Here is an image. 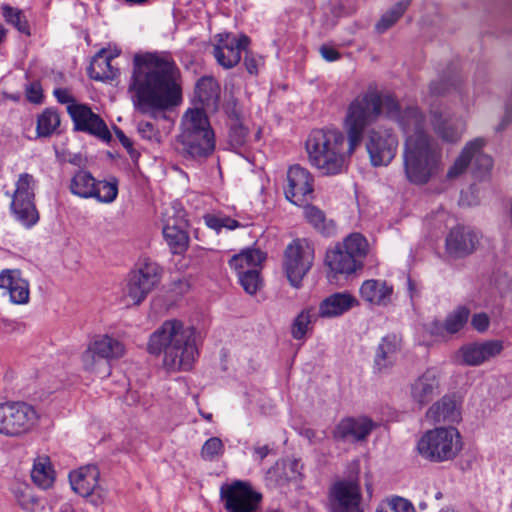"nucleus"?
I'll use <instances>...</instances> for the list:
<instances>
[{
	"instance_id": "1",
	"label": "nucleus",
	"mask_w": 512,
	"mask_h": 512,
	"mask_svg": "<svg viewBox=\"0 0 512 512\" xmlns=\"http://www.w3.org/2000/svg\"><path fill=\"white\" fill-rule=\"evenodd\" d=\"M383 112L399 124L406 136L402 154L406 180L413 185H426L443 171V152L440 144L424 131L425 117L417 106L402 109L392 95H382L376 89L360 93L349 103L343 122L351 148L361 144L366 129Z\"/></svg>"
},
{
	"instance_id": "2",
	"label": "nucleus",
	"mask_w": 512,
	"mask_h": 512,
	"mask_svg": "<svg viewBox=\"0 0 512 512\" xmlns=\"http://www.w3.org/2000/svg\"><path fill=\"white\" fill-rule=\"evenodd\" d=\"M179 70L168 52L137 54L128 92L135 108L143 114L163 111L181 101Z\"/></svg>"
},
{
	"instance_id": "3",
	"label": "nucleus",
	"mask_w": 512,
	"mask_h": 512,
	"mask_svg": "<svg viewBox=\"0 0 512 512\" xmlns=\"http://www.w3.org/2000/svg\"><path fill=\"white\" fill-rule=\"evenodd\" d=\"M148 351L163 353V365L169 371H188L197 356L195 329L177 319L166 320L149 338Z\"/></svg>"
},
{
	"instance_id": "4",
	"label": "nucleus",
	"mask_w": 512,
	"mask_h": 512,
	"mask_svg": "<svg viewBox=\"0 0 512 512\" xmlns=\"http://www.w3.org/2000/svg\"><path fill=\"white\" fill-rule=\"evenodd\" d=\"M356 148L336 128L313 130L305 142L309 163L323 176L346 172Z\"/></svg>"
},
{
	"instance_id": "5",
	"label": "nucleus",
	"mask_w": 512,
	"mask_h": 512,
	"mask_svg": "<svg viewBox=\"0 0 512 512\" xmlns=\"http://www.w3.org/2000/svg\"><path fill=\"white\" fill-rule=\"evenodd\" d=\"M462 450V439L454 427L426 431L417 442L418 453L426 460L441 463L454 459Z\"/></svg>"
},
{
	"instance_id": "6",
	"label": "nucleus",
	"mask_w": 512,
	"mask_h": 512,
	"mask_svg": "<svg viewBox=\"0 0 512 512\" xmlns=\"http://www.w3.org/2000/svg\"><path fill=\"white\" fill-rule=\"evenodd\" d=\"M39 414L36 408L24 401L0 403V434L6 437H22L37 425Z\"/></svg>"
},
{
	"instance_id": "7",
	"label": "nucleus",
	"mask_w": 512,
	"mask_h": 512,
	"mask_svg": "<svg viewBox=\"0 0 512 512\" xmlns=\"http://www.w3.org/2000/svg\"><path fill=\"white\" fill-rule=\"evenodd\" d=\"M36 180L31 174L22 173L15 183L11 209L16 219L25 227H32L39 220L35 198Z\"/></svg>"
},
{
	"instance_id": "8",
	"label": "nucleus",
	"mask_w": 512,
	"mask_h": 512,
	"mask_svg": "<svg viewBox=\"0 0 512 512\" xmlns=\"http://www.w3.org/2000/svg\"><path fill=\"white\" fill-rule=\"evenodd\" d=\"M161 269L155 262L145 260L128 277L125 298L128 304L138 305L159 284Z\"/></svg>"
},
{
	"instance_id": "9",
	"label": "nucleus",
	"mask_w": 512,
	"mask_h": 512,
	"mask_svg": "<svg viewBox=\"0 0 512 512\" xmlns=\"http://www.w3.org/2000/svg\"><path fill=\"white\" fill-rule=\"evenodd\" d=\"M313 259V248L305 240H294L286 247L284 254V270L290 284L294 288L301 286L304 276L312 266Z\"/></svg>"
},
{
	"instance_id": "10",
	"label": "nucleus",
	"mask_w": 512,
	"mask_h": 512,
	"mask_svg": "<svg viewBox=\"0 0 512 512\" xmlns=\"http://www.w3.org/2000/svg\"><path fill=\"white\" fill-rule=\"evenodd\" d=\"M220 496L227 512H254L262 500L259 492L255 491L249 483L240 480L223 485Z\"/></svg>"
},
{
	"instance_id": "11",
	"label": "nucleus",
	"mask_w": 512,
	"mask_h": 512,
	"mask_svg": "<svg viewBox=\"0 0 512 512\" xmlns=\"http://www.w3.org/2000/svg\"><path fill=\"white\" fill-rule=\"evenodd\" d=\"M398 139L388 129H371L368 132L366 149L373 166H386L395 157Z\"/></svg>"
},
{
	"instance_id": "12",
	"label": "nucleus",
	"mask_w": 512,
	"mask_h": 512,
	"mask_svg": "<svg viewBox=\"0 0 512 512\" xmlns=\"http://www.w3.org/2000/svg\"><path fill=\"white\" fill-rule=\"evenodd\" d=\"M213 55L219 65L230 69L237 65L241 59L242 51H245L250 43L246 35L237 37L233 33H220L215 36Z\"/></svg>"
},
{
	"instance_id": "13",
	"label": "nucleus",
	"mask_w": 512,
	"mask_h": 512,
	"mask_svg": "<svg viewBox=\"0 0 512 512\" xmlns=\"http://www.w3.org/2000/svg\"><path fill=\"white\" fill-rule=\"evenodd\" d=\"M314 191L313 175L306 168L296 164L287 171L285 197L291 203L302 206L311 198Z\"/></svg>"
},
{
	"instance_id": "14",
	"label": "nucleus",
	"mask_w": 512,
	"mask_h": 512,
	"mask_svg": "<svg viewBox=\"0 0 512 512\" xmlns=\"http://www.w3.org/2000/svg\"><path fill=\"white\" fill-rule=\"evenodd\" d=\"M214 133L177 136L176 151L185 159L201 161L211 156L215 150Z\"/></svg>"
},
{
	"instance_id": "15",
	"label": "nucleus",
	"mask_w": 512,
	"mask_h": 512,
	"mask_svg": "<svg viewBox=\"0 0 512 512\" xmlns=\"http://www.w3.org/2000/svg\"><path fill=\"white\" fill-rule=\"evenodd\" d=\"M361 489L357 480H343L331 489L332 512H363L360 507Z\"/></svg>"
},
{
	"instance_id": "16",
	"label": "nucleus",
	"mask_w": 512,
	"mask_h": 512,
	"mask_svg": "<svg viewBox=\"0 0 512 512\" xmlns=\"http://www.w3.org/2000/svg\"><path fill=\"white\" fill-rule=\"evenodd\" d=\"M68 112L77 130L87 132L106 142L111 140L112 136L107 125L100 116L92 112L89 107L80 104H71L68 106Z\"/></svg>"
},
{
	"instance_id": "17",
	"label": "nucleus",
	"mask_w": 512,
	"mask_h": 512,
	"mask_svg": "<svg viewBox=\"0 0 512 512\" xmlns=\"http://www.w3.org/2000/svg\"><path fill=\"white\" fill-rule=\"evenodd\" d=\"M479 242L480 235L477 231L466 226H456L446 237V253L453 258H463L475 252Z\"/></svg>"
},
{
	"instance_id": "18",
	"label": "nucleus",
	"mask_w": 512,
	"mask_h": 512,
	"mask_svg": "<svg viewBox=\"0 0 512 512\" xmlns=\"http://www.w3.org/2000/svg\"><path fill=\"white\" fill-rule=\"evenodd\" d=\"M374 428V422L368 417H345L336 424L332 435L336 441L354 443L365 440Z\"/></svg>"
},
{
	"instance_id": "19",
	"label": "nucleus",
	"mask_w": 512,
	"mask_h": 512,
	"mask_svg": "<svg viewBox=\"0 0 512 512\" xmlns=\"http://www.w3.org/2000/svg\"><path fill=\"white\" fill-rule=\"evenodd\" d=\"M0 289L5 290L13 304L25 305L30 300V285L18 269L0 272Z\"/></svg>"
},
{
	"instance_id": "20",
	"label": "nucleus",
	"mask_w": 512,
	"mask_h": 512,
	"mask_svg": "<svg viewBox=\"0 0 512 512\" xmlns=\"http://www.w3.org/2000/svg\"><path fill=\"white\" fill-rule=\"evenodd\" d=\"M430 123L435 134L448 143H457L466 130V121L463 118L444 117L439 109L430 110Z\"/></svg>"
},
{
	"instance_id": "21",
	"label": "nucleus",
	"mask_w": 512,
	"mask_h": 512,
	"mask_svg": "<svg viewBox=\"0 0 512 512\" xmlns=\"http://www.w3.org/2000/svg\"><path fill=\"white\" fill-rule=\"evenodd\" d=\"M502 349V343L497 340L469 343L459 349L458 357L463 364L478 366L500 354Z\"/></svg>"
},
{
	"instance_id": "22",
	"label": "nucleus",
	"mask_w": 512,
	"mask_h": 512,
	"mask_svg": "<svg viewBox=\"0 0 512 512\" xmlns=\"http://www.w3.org/2000/svg\"><path fill=\"white\" fill-rule=\"evenodd\" d=\"M440 393V375L435 369H427L411 385V397L423 407Z\"/></svg>"
},
{
	"instance_id": "23",
	"label": "nucleus",
	"mask_w": 512,
	"mask_h": 512,
	"mask_svg": "<svg viewBox=\"0 0 512 512\" xmlns=\"http://www.w3.org/2000/svg\"><path fill=\"white\" fill-rule=\"evenodd\" d=\"M99 477L100 472L95 465L82 466L69 474L72 489L83 497H88L100 489Z\"/></svg>"
},
{
	"instance_id": "24",
	"label": "nucleus",
	"mask_w": 512,
	"mask_h": 512,
	"mask_svg": "<svg viewBox=\"0 0 512 512\" xmlns=\"http://www.w3.org/2000/svg\"><path fill=\"white\" fill-rule=\"evenodd\" d=\"M393 292V286L381 279L365 280L359 289L362 300L384 307L392 303Z\"/></svg>"
},
{
	"instance_id": "25",
	"label": "nucleus",
	"mask_w": 512,
	"mask_h": 512,
	"mask_svg": "<svg viewBox=\"0 0 512 512\" xmlns=\"http://www.w3.org/2000/svg\"><path fill=\"white\" fill-rule=\"evenodd\" d=\"M181 132L177 136L193 134L214 133L209 118L201 108H189L182 116Z\"/></svg>"
},
{
	"instance_id": "26",
	"label": "nucleus",
	"mask_w": 512,
	"mask_h": 512,
	"mask_svg": "<svg viewBox=\"0 0 512 512\" xmlns=\"http://www.w3.org/2000/svg\"><path fill=\"white\" fill-rule=\"evenodd\" d=\"M356 299L348 293H334L320 302L317 310L321 318L338 317L350 310Z\"/></svg>"
},
{
	"instance_id": "27",
	"label": "nucleus",
	"mask_w": 512,
	"mask_h": 512,
	"mask_svg": "<svg viewBox=\"0 0 512 512\" xmlns=\"http://www.w3.org/2000/svg\"><path fill=\"white\" fill-rule=\"evenodd\" d=\"M94 353L100 355L106 362L111 364V361L120 359L125 354L124 344L108 334L95 336L88 344Z\"/></svg>"
},
{
	"instance_id": "28",
	"label": "nucleus",
	"mask_w": 512,
	"mask_h": 512,
	"mask_svg": "<svg viewBox=\"0 0 512 512\" xmlns=\"http://www.w3.org/2000/svg\"><path fill=\"white\" fill-rule=\"evenodd\" d=\"M326 264L335 274H351L363 267V262H358L340 245L331 249L326 254Z\"/></svg>"
},
{
	"instance_id": "29",
	"label": "nucleus",
	"mask_w": 512,
	"mask_h": 512,
	"mask_svg": "<svg viewBox=\"0 0 512 512\" xmlns=\"http://www.w3.org/2000/svg\"><path fill=\"white\" fill-rule=\"evenodd\" d=\"M399 350V340L395 335H387L382 338L379 343L374 364L379 372H383L390 368L396 361Z\"/></svg>"
},
{
	"instance_id": "30",
	"label": "nucleus",
	"mask_w": 512,
	"mask_h": 512,
	"mask_svg": "<svg viewBox=\"0 0 512 512\" xmlns=\"http://www.w3.org/2000/svg\"><path fill=\"white\" fill-rule=\"evenodd\" d=\"M115 55L108 54L106 50L99 51L88 67L90 78L98 81L113 80L118 76V69L111 64Z\"/></svg>"
},
{
	"instance_id": "31",
	"label": "nucleus",
	"mask_w": 512,
	"mask_h": 512,
	"mask_svg": "<svg viewBox=\"0 0 512 512\" xmlns=\"http://www.w3.org/2000/svg\"><path fill=\"white\" fill-rule=\"evenodd\" d=\"M31 479L41 489H49L55 481V470L48 455H38L33 462Z\"/></svg>"
},
{
	"instance_id": "32",
	"label": "nucleus",
	"mask_w": 512,
	"mask_h": 512,
	"mask_svg": "<svg viewBox=\"0 0 512 512\" xmlns=\"http://www.w3.org/2000/svg\"><path fill=\"white\" fill-rule=\"evenodd\" d=\"M426 416L438 423L457 422L460 419V411L454 399L444 396L428 409Z\"/></svg>"
},
{
	"instance_id": "33",
	"label": "nucleus",
	"mask_w": 512,
	"mask_h": 512,
	"mask_svg": "<svg viewBox=\"0 0 512 512\" xmlns=\"http://www.w3.org/2000/svg\"><path fill=\"white\" fill-rule=\"evenodd\" d=\"M319 313L314 306L303 308L294 318L291 325V336L295 340L304 339L312 330L313 324L319 318Z\"/></svg>"
},
{
	"instance_id": "34",
	"label": "nucleus",
	"mask_w": 512,
	"mask_h": 512,
	"mask_svg": "<svg viewBox=\"0 0 512 512\" xmlns=\"http://www.w3.org/2000/svg\"><path fill=\"white\" fill-rule=\"evenodd\" d=\"M265 258V253L259 249H246L234 255L230 259L229 265L237 273L247 270H260L261 264Z\"/></svg>"
},
{
	"instance_id": "35",
	"label": "nucleus",
	"mask_w": 512,
	"mask_h": 512,
	"mask_svg": "<svg viewBox=\"0 0 512 512\" xmlns=\"http://www.w3.org/2000/svg\"><path fill=\"white\" fill-rule=\"evenodd\" d=\"M97 180L93 175L84 169L78 170L71 178L69 184L70 192L83 199H90L93 197Z\"/></svg>"
},
{
	"instance_id": "36",
	"label": "nucleus",
	"mask_w": 512,
	"mask_h": 512,
	"mask_svg": "<svg viewBox=\"0 0 512 512\" xmlns=\"http://www.w3.org/2000/svg\"><path fill=\"white\" fill-rule=\"evenodd\" d=\"M163 236L174 254H181L188 248L189 237L187 232L174 220H168L163 227Z\"/></svg>"
},
{
	"instance_id": "37",
	"label": "nucleus",
	"mask_w": 512,
	"mask_h": 512,
	"mask_svg": "<svg viewBox=\"0 0 512 512\" xmlns=\"http://www.w3.org/2000/svg\"><path fill=\"white\" fill-rule=\"evenodd\" d=\"M81 364L84 371L94 374L100 378L108 377L111 374L112 367L106 359L94 353V350L88 345L82 353Z\"/></svg>"
},
{
	"instance_id": "38",
	"label": "nucleus",
	"mask_w": 512,
	"mask_h": 512,
	"mask_svg": "<svg viewBox=\"0 0 512 512\" xmlns=\"http://www.w3.org/2000/svg\"><path fill=\"white\" fill-rule=\"evenodd\" d=\"M485 143L486 141L484 138H476L468 142L463 148L461 154L455 160L454 164L447 171L446 177L448 179H454L461 175L471 162L470 152L472 149L477 150L480 147H484Z\"/></svg>"
},
{
	"instance_id": "39",
	"label": "nucleus",
	"mask_w": 512,
	"mask_h": 512,
	"mask_svg": "<svg viewBox=\"0 0 512 512\" xmlns=\"http://www.w3.org/2000/svg\"><path fill=\"white\" fill-rule=\"evenodd\" d=\"M195 94L203 105L215 106L219 99L220 87L213 78L203 77L196 84Z\"/></svg>"
},
{
	"instance_id": "40",
	"label": "nucleus",
	"mask_w": 512,
	"mask_h": 512,
	"mask_svg": "<svg viewBox=\"0 0 512 512\" xmlns=\"http://www.w3.org/2000/svg\"><path fill=\"white\" fill-rule=\"evenodd\" d=\"M340 246L358 262H363L368 251L367 240L360 233L350 234Z\"/></svg>"
},
{
	"instance_id": "41",
	"label": "nucleus",
	"mask_w": 512,
	"mask_h": 512,
	"mask_svg": "<svg viewBox=\"0 0 512 512\" xmlns=\"http://www.w3.org/2000/svg\"><path fill=\"white\" fill-rule=\"evenodd\" d=\"M411 1L412 0H400L383 14L375 26L377 32L383 33L392 27L410 6Z\"/></svg>"
},
{
	"instance_id": "42",
	"label": "nucleus",
	"mask_w": 512,
	"mask_h": 512,
	"mask_svg": "<svg viewBox=\"0 0 512 512\" xmlns=\"http://www.w3.org/2000/svg\"><path fill=\"white\" fill-rule=\"evenodd\" d=\"M60 125V116L56 110L45 109L37 119V134L40 137L52 135Z\"/></svg>"
},
{
	"instance_id": "43",
	"label": "nucleus",
	"mask_w": 512,
	"mask_h": 512,
	"mask_svg": "<svg viewBox=\"0 0 512 512\" xmlns=\"http://www.w3.org/2000/svg\"><path fill=\"white\" fill-rule=\"evenodd\" d=\"M1 9L7 23L13 25L19 32L25 35H30L28 21L21 10L9 5H3Z\"/></svg>"
},
{
	"instance_id": "44",
	"label": "nucleus",
	"mask_w": 512,
	"mask_h": 512,
	"mask_svg": "<svg viewBox=\"0 0 512 512\" xmlns=\"http://www.w3.org/2000/svg\"><path fill=\"white\" fill-rule=\"evenodd\" d=\"M118 195V181L113 178L111 181H98L92 198L101 203H111Z\"/></svg>"
},
{
	"instance_id": "45",
	"label": "nucleus",
	"mask_w": 512,
	"mask_h": 512,
	"mask_svg": "<svg viewBox=\"0 0 512 512\" xmlns=\"http://www.w3.org/2000/svg\"><path fill=\"white\" fill-rule=\"evenodd\" d=\"M482 149L483 147H480L477 150L472 149V151L470 152V163L472 164L473 172L477 177L484 176L491 170L493 166L492 158L489 155L483 153Z\"/></svg>"
},
{
	"instance_id": "46",
	"label": "nucleus",
	"mask_w": 512,
	"mask_h": 512,
	"mask_svg": "<svg viewBox=\"0 0 512 512\" xmlns=\"http://www.w3.org/2000/svg\"><path fill=\"white\" fill-rule=\"evenodd\" d=\"M460 78L456 75L449 77H441L438 80H434L429 85V91L433 96H441L450 92L451 89H460Z\"/></svg>"
},
{
	"instance_id": "47",
	"label": "nucleus",
	"mask_w": 512,
	"mask_h": 512,
	"mask_svg": "<svg viewBox=\"0 0 512 512\" xmlns=\"http://www.w3.org/2000/svg\"><path fill=\"white\" fill-rule=\"evenodd\" d=\"M469 310L466 307H458L450 313L445 320V330L448 333L460 331L468 321Z\"/></svg>"
},
{
	"instance_id": "48",
	"label": "nucleus",
	"mask_w": 512,
	"mask_h": 512,
	"mask_svg": "<svg viewBox=\"0 0 512 512\" xmlns=\"http://www.w3.org/2000/svg\"><path fill=\"white\" fill-rule=\"evenodd\" d=\"M239 282L246 293L253 295L261 287L260 270H247L237 273Z\"/></svg>"
},
{
	"instance_id": "49",
	"label": "nucleus",
	"mask_w": 512,
	"mask_h": 512,
	"mask_svg": "<svg viewBox=\"0 0 512 512\" xmlns=\"http://www.w3.org/2000/svg\"><path fill=\"white\" fill-rule=\"evenodd\" d=\"M224 453V445L220 438L211 437L205 441L201 448V457L207 461H213Z\"/></svg>"
},
{
	"instance_id": "50",
	"label": "nucleus",
	"mask_w": 512,
	"mask_h": 512,
	"mask_svg": "<svg viewBox=\"0 0 512 512\" xmlns=\"http://www.w3.org/2000/svg\"><path fill=\"white\" fill-rule=\"evenodd\" d=\"M228 142L233 149L242 147L247 140L248 130L242 122L229 124Z\"/></svg>"
},
{
	"instance_id": "51",
	"label": "nucleus",
	"mask_w": 512,
	"mask_h": 512,
	"mask_svg": "<svg viewBox=\"0 0 512 512\" xmlns=\"http://www.w3.org/2000/svg\"><path fill=\"white\" fill-rule=\"evenodd\" d=\"M304 215L307 221L316 229H324L325 216L320 209L315 206L307 205L304 208Z\"/></svg>"
},
{
	"instance_id": "52",
	"label": "nucleus",
	"mask_w": 512,
	"mask_h": 512,
	"mask_svg": "<svg viewBox=\"0 0 512 512\" xmlns=\"http://www.w3.org/2000/svg\"><path fill=\"white\" fill-rule=\"evenodd\" d=\"M382 507L388 512H415L412 503L402 497H394Z\"/></svg>"
},
{
	"instance_id": "53",
	"label": "nucleus",
	"mask_w": 512,
	"mask_h": 512,
	"mask_svg": "<svg viewBox=\"0 0 512 512\" xmlns=\"http://www.w3.org/2000/svg\"><path fill=\"white\" fill-rule=\"evenodd\" d=\"M137 131L145 140L153 142H159L160 140V132L151 122L139 121L137 124Z\"/></svg>"
},
{
	"instance_id": "54",
	"label": "nucleus",
	"mask_w": 512,
	"mask_h": 512,
	"mask_svg": "<svg viewBox=\"0 0 512 512\" xmlns=\"http://www.w3.org/2000/svg\"><path fill=\"white\" fill-rule=\"evenodd\" d=\"M15 495L19 505L25 510H30L37 504V499L29 488L18 491Z\"/></svg>"
},
{
	"instance_id": "55",
	"label": "nucleus",
	"mask_w": 512,
	"mask_h": 512,
	"mask_svg": "<svg viewBox=\"0 0 512 512\" xmlns=\"http://www.w3.org/2000/svg\"><path fill=\"white\" fill-rule=\"evenodd\" d=\"M114 133L122 146L127 150L130 157L132 159H137L139 157V153L133 148L132 140L118 127H114Z\"/></svg>"
},
{
	"instance_id": "56",
	"label": "nucleus",
	"mask_w": 512,
	"mask_h": 512,
	"mask_svg": "<svg viewBox=\"0 0 512 512\" xmlns=\"http://www.w3.org/2000/svg\"><path fill=\"white\" fill-rule=\"evenodd\" d=\"M262 64H263V59L260 56H255L252 53L246 52L245 58H244V65L246 67V70L250 74H252V75L257 74L258 68Z\"/></svg>"
},
{
	"instance_id": "57",
	"label": "nucleus",
	"mask_w": 512,
	"mask_h": 512,
	"mask_svg": "<svg viewBox=\"0 0 512 512\" xmlns=\"http://www.w3.org/2000/svg\"><path fill=\"white\" fill-rule=\"evenodd\" d=\"M26 97L27 99L35 104H39L42 102V88L39 83H32L26 89Z\"/></svg>"
},
{
	"instance_id": "58",
	"label": "nucleus",
	"mask_w": 512,
	"mask_h": 512,
	"mask_svg": "<svg viewBox=\"0 0 512 512\" xmlns=\"http://www.w3.org/2000/svg\"><path fill=\"white\" fill-rule=\"evenodd\" d=\"M229 124L241 122V111L236 102H229L226 107Z\"/></svg>"
},
{
	"instance_id": "59",
	"label": "nucleus",
	"mask_w": 512,
	"mask_h": 512,
	"mask_svg": "<svg viewBox=\"0 0 512 512\" xmlns=\"http://www.w3.org/2000/svg\"><path fill=\"white\" fill-rule=\"evenodd\" d=\"M472 325L480 332L485 331L489 325V319L486 314H476L472 317Z\"/></svg>"
},
{
	"instance_id": "60",
	"label": "nucleus",
	"mask_w": 512,
	"mask_h": 512,
	"mask_svg": "<svg viewBox=\"0 0 512 512\" xmlns=\"http://www.w3.org/2000/svg\"><path fill=\"white\" fill-rule=\"evenodd\" d=\"M321 56L327 61H336L340 58L339 52L333 47L323 45L320 47Z\"/></svg>"
},
{
	"instance_id": "61",
	"label": "nucleus",
	"mask_w": 512,
	"mask_h": 512,
	"mask_svg": "<svg viewBox=\"0 0 512 512\" xmlns=\"http://www.w3.org/2000/svg\"><path fill=\"white\" fill-rule=\"evenodd\" d=\"M54 95L57 98L58 102L62 104H69L74 101L71 93L64 88H57L54 90Z\"/></svg>"
},
{
	"instance_id": "62",
	"label": "nucleus",
	"mask_w": 512,
	"mask_h": 512,
	"mask_svg": "<svg viewBox=\"0 0 512 512\" xmlns=\"http://www.w3.org/2000/svg\"><path fill=\"white\" fill-rule=\"evenodd\" d=\"M222 217H217L213 215H207L205 216V222L208 227L219 231L221 229V223H222Z\"/></svg>"
},
{
	"instance_id": "63",
	"label": "nucleus",
	"mask_w": 512,
	"mask_h": 512,
	"mask_svg": "<svg viewBox=\"0 0 512 512\" xmlns=\"http://www.w3.org/2000/svg\"><path fill=\"white\" fill-rule=\"evenodd\" d=\"M270 452L267 445L254 447V453L259 461H262Z\"/></svg>"
},
{
	"instance_id": "64",
	"label": "nucleus",
	"mask_w": 512,
	"mask_h": 512,
	"mask_svg": "<svg viewBox=\"0 0 512 512\" xmlns=\"http://www.w3.org/2000/svg\"><path fill=\"white\" fill-rule=\"evenodd\" d=\"M221 228H227L233 230L240 226L239 222L229 217H222Z\"/></svg>"
}]
</instances>
